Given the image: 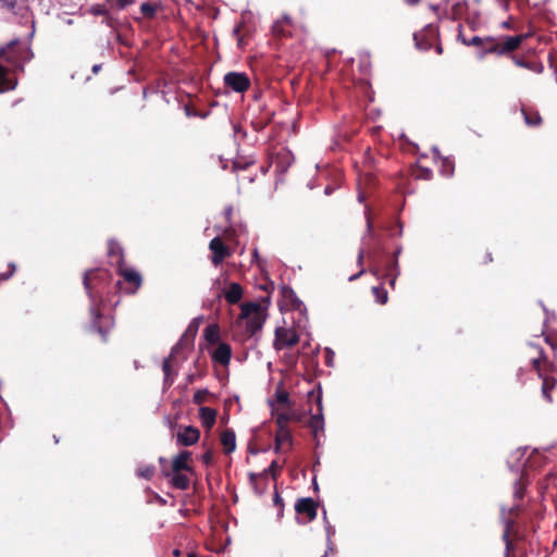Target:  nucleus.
I'll list each match as a JSON object with an SVG mask.
<instances>
[{"mask_svg":"<svg viewBox=\"0 0 557 557\" xmlns=\"http://www.w3.org/2000/svg\"><path fill=\"white\" fill-rule=\"evenodd\" d=\"M106 276V273L100 271H87L84 275V286L88 294L90 300V315L92 326L97 329L98 333L106 339V333L113 326V321L111 318H103V323L100 322L101 314L99 312V305L101 302L100 296L98 295V290H96V281L102 280Z\"/></svg>","mask_w":557,"mask_h":557,"instance_id":"f257e3e1","label":"nucleus"},{"mask_svg":"<svg viewBox=\"0 0 557 557\" xmlns=\"http://www.w3.org/2000/svg\"><path fill=\"white\" fill-rule=\"evenodd\" d=\"M528 37V34H522L518 36L506 37L503 41L496 44L493 42L486 49L480 52L479 58L483 59L487 53L504 54L507 52H511L516 50L521 45V42Z\"/></svg>","mask_w":557,"mask_h":557,"instance_id":"f03ea898","label":"nucleus"},{"mask_svg":"<svg viewBox=\"0 0 557 557\" xmlns=\"http://www.w3.org/2000/svg\"><path fill=\"white\" fill-rule=\"evenodd\" d=\"M240 309L239 318L247 320L252 332L259 330L263 322L261 307L256 302H246L240 306Z\"/></svg>","mask_w":557,"mask_h":557,"instance_id":"7ed1b4c3","label":"nucleus"},{"mask_svg":"<svg viewBox=\"0 0 557 557\" xmlns=\"http://www.w3.org/2000/svg\"><path fill=\"white\" fill-rule=\"evenodd\" d=\"M437 38L438 29L434 24H429L421 32L413 34L416 47L420 50H429Z\"/></svg>","mask_w":557,"mask_h":557,"instance_id":"20e7f679","label":"nucleus"},{"mask_svg":"<svg viewBox=\"0 0 557 557\" xmlns=\"http://www.w3.org/2000/svg\"><path fill=\"white\" fill-rule=\"evenodd\" d=\"M298 342V335L294 329L277 327L275 331L274 347L277 350L294 346Z\"/></svg>","mask_w":557,"mask_h":557,"instance_id":"39448f33","label":"nucleus"},{"mask_svg":"<svg viewBox=\"0 0 557 557\" xmlns=\"http://www.w3.org/2000/svg\"><path fill=\"white\" fill-rule=\"evenodd\" d=\"M225 85L236 92H243L250 86L248 76L244 73L230 72L224 76Z\"/></svg>","mask_w":557,"mask_h":557,"instance_id":"423d86ee","label":"nucleus"},{"mask_svg":"<svg viewBox=\"0 0 557 557\" xmlns=\"http://www.w3.org/2000/svg\"><path fill=\"white\" fill-rule=\"evenodd\" d=\"M539 355H540L539 357H535L532 359V364H533L534 369L537 371L539 376L543 379V383H542L543 397L547 401H552L549 392L555 386V380L543 375L542 362L544 361V359H543L542 350H540Z\"/></svg>","mask_w":557,"mask_h":557,"instance_id":"0eeeda50","label":"nucleus"},{"mask_svg":"<svg viewBox=\"0 0 557 557\" xmlns=\"http://www.w3.org/2000/svg\"><path fill=\"white\" fill-rule=\"evenodd\" d=\"M268 403H269V406L271 407V410H277V408H284V409L292 408L289 395L284 389L282 381L277 384L273 397L269 398Z\"/></svg>","mask_w":557,"mask_h":557,"instance_id":"6e6552de","label":"nucleus"},{"mask_svg":"<svg viewBox=\"0 0 557 557\" xmlns=\"http://www.w3.org/2000/svg\"><path fill=\"white\" fill-rule=\"evenodd\" d=\"M209 248L212 251L211 260L214 265L220 264L225 258L231 256V249L218 236L211 239Z\"/></svg>","mask_w":557,"mask_h":557,"instance_id":"1a4fd4ad","label":"nucleus"},{"mask_svg":"<svg viewBox=\"0 0 557 557\" xmlns=\"http://www.w3.org/2000/svg\"><path fill=\"white\" fill-rule=\"evenodd\" d=\"M190 458L191 454L187 450L181 451L176 455L172 460V470L171 472H189L193 473L190 467Z\"/></svg>","mask_w":557,"mask_h":557,"instance_id":"9d476101","label":"nucleus"},{"mask_svg":"<svg viewBox=\"0 0 557 557\" xmlns=\"http://www.w3.org/2000/svg\"><path fill=\"white\" fill-rule=\"evenodd\" d=\"M212 360L222 366L230 363L232 357L231 346L226 343H219V345L210 352Z\"/></svg>","mask_w":557,"mask_h":557,"instance_id":"9b49d317","label":"nucleus"},{"mask_svg":"<svg viewBox=\"0 0 557 557\" xmlns=\"http://www.w3.org/2000/svg\"><path fill=\"white\" fill-rule=\"evenodd\" d=\"M317 405H318V412L315 414H312L309 421V425L313 433L317 435L318 432H322L324 430V418H323V406H322V395L321 392H319L317 396Z\"/></svg>","mask_w":557,"mask_h":557,"instance_id":"f8f14e48","label":"nucleus"},{"mask_svg":"<svg viewBox=\"0 0 557 557\" xmlns=\"http://www.w3.org/2000/svg\"><path fill=\"white\" fill-rule=\"evenodd\" d=\"M200 436L199 431L193 426H185L177 433V442L185 446L194 445Z\"/></svg>","mask_w":557,"mask_h":557,"instance_id":"ddd939ff","label":"nucleus"},{"mask_svg":"<svg viewBox=\"0 0 557 557\" xmlns=\"http://www.w3.org/2000/svg\"><path fill=\"white\" fill-rule=\"evenodd\" d=\"M117 271H119L120 275H122L123 278L126 282L133 284L134 288L131 292L135 293L136 289L141 284V276H140V274L137 271L133 270V269L125 268L124 267V262L117 265Z\"/></svg>","mask_w":557,"mask_h":557,"instance_id":"4468645a","label":"nucleus"},{"mask_svg":"<svg viewBox=\"0 0 557 557\" xmlns=\"http://www.w3.org/2000/svg\"><path fill=\"white\" fill-rule=\"evenodd\" d=\"M296 510L298 513L307 515L308 521H312L317 517V507L311 498L298 500L296 504Z\"/></svg>","mask_w":557,"mask_h":557,"instance_id":"2eb2a0df","label":"nucleus"},{"mask_svg":"<svg viewBox=\"0 0 557 557\" xmlns=\"http://www.w3.org/2000/svg\"><path fill=\"white\" fill-rule=\"evenodd\" d=\"M292 444V433L287 426H277L275 436V451H282L285 445Z\"/></svg>","mask_w":557,"mask_h":557,"instance_id":"dca6fc26","label":"nucleus"},{"mask_svg":"<svg viewBox=\"0 0 557 557\" xmlns=\"http://www.w3.org/2000/svg\"><path fill=\"white\" fill-rule=\"evenodd\" d=\"M224 297L231 305L237 304L243 297V288L238 283H231L227 288L224 289Z\"/></svg>","mask_w":557,"mask_h":557,"instance_id":"f3484780","label":"nucleus"},{"mask_svg":"<svg viewBox=\"0 0 557 557\" xmlns=\"http://www.w3.org/2000/svg\"><path fill=\"white\" fill-rule=\"evenodd\" d=\"M188 472H169L166 476L170 478L171 483L174 487L180 490H186L189 486L190 480L187 475Z\"/></svg>","mask_w":557,"mask_h":557,"instance_id":"a211bd4d","label":"nucleus"},{"mask_svg":"<svg viewBox=\"0 0 557 557\" xmlns=\"http://www.w3.org/2000/svg\"><path fill=\"white\" fill-rule=\"evenodd\" d=\"M178 350V345H176L175 347H173L172 351H171V355L169 358H166L164 361H163V366H162V369H163V372H164V384L166 386H170L172 383H173V358H174V355L177 352Z\"/></svg>","mask_w":557,"mask_h":557,"instance_id":"6ab92c4d","label":"nucleus"},{"mask_svg":"<svg viewBox=\"0 0 557 557\" xmlns=\"http://www.w3.org/2000/svg\"><path fill=\"white\" fill-rule=\"evenodd\" d=\"M199 419L201 421L202 426L210 430L215 423L216 411L209 407H200Z\"/></svg>","mask_w":557,"mask_h":557,"instance_id":"aec40b11","label":"nucleus"},{"mask_svg":"<svg viewBox=\"0 0 557 557\" xmlns=\"http://www.w3.org/2000/svg\"><path fill=\"white\" fill-rule=\"evenodd\" d=\"M434 158L438 159L441 162V173L444 176H451L454 173V162L449 158H442L440 154V150L437 147H434L433 149Z\"/></svg>","mask_w":557,"mask_h":557,"instance_id":"412c9836","label":"nucleus"},{"mask_svg":"<svg viewBox=\"0 0 557 557\" xmlns=\"http://www.w3.org/2000/svg\"><path fill=\"white\" fill-rule=\"evenodd\" d=\"M108 253L111 258V261L116 267L123 263V250L119 243L114 240H110L108 243Z\"/></svg>","mask_w":557,"mask_h":557,"instance_id":"4be33fe9","label":"nucleus"},{"mask_svg":"<svg viewBox=\"0 0 557 557\" xmlns=\"http://www.w3.org/2000/svg\"><path fill=\"white\" fill-rule=\"evenodd\" d=\"M272 414L275 417L277 426H287V422L294 417L292 408H277V410H272Z\"/></svg>","mask_w":557,"mask_h":557,"instance_id":"5701e85b","label":"nucleus"},{"mask_svg":"<svg viewBox=\"0 0 557 557\" xmlns=\"http://www.w3.org/2000/svg\"><path fill=\"white\" fill-rule=\"evenodd\" d=\"M221 443L224 447V450L226 453H232L235 450L236 447V437L235 433L232 431H225L221 435Z\"/></svg>","mask_w":557,"mask_h":557,"instance_id":"b1692460","label":"nucleus"},{"mask_svg":"<svg viewBox=\"0 0 557 557\" xmlns=\"http://www.w3.org/2000/svg\"><path fill=\"white\" fill-rule=\"evenodd\" d=\"M205 338L210 344L220 343V329L216 324H210L205 329Z\"/></svg>","mask_w":557,"mask_h":557,"instance_id":"393cba45","label":"nucleus"},{"mask_svg":"<svg viewBox=\"0 0 557 557\" xmlns=\"http://www.w3.org/2000/svg\"><path fill=\"white\" fill-rule=\"evenodd\" d=\"M16 82L8 77L4 67L0 66V92L14 89Z\"/></svg>","mask_w":557,"mask_h":557,"instance_id":"a878e982","label":"nucleus"},{"mask_svg":"<svg viewBox=\"0 0 557 557\" xmlns=\"http://www.w3.org/2000/svg\"><path fill=\"white\" fill-rule=\"evenodd\" d=\"M503 519L505 521V531H504V534H503V539L506 543V555L505 557H509V550L511 549V542L509 540V535H510V532H511V528H512V522L510 521L509 518H506L505 517V509L503 508Z\"/></svg>","mask_w":557,"mask_h":557,"instance_id":"bb28decb","label":"nucleus"},{"mask_svg":"<svg viewBox=\"0 0 557 557\" xmlns=\"http://www.w3.org/2000/svg\"><path fill=\"white\" fill-rule=\"evenodd\" d=\"M27 0H0V8L7 10L17 9L22 11L26 9Z\"/></svg>","mask_w":557,"mask_h":557,"instance_id":"cd10ccee","label":"nucleus"},{"mask_svg":"<svg viewBox=\"0 0 557 557\" xmlns=\"http://www.w3.org/2000/svg\"><path fill=\"white\" fill-rule=\"evenodd\" d=\"M458 38L462 41L466 46H480L485 42H490L491 45L494 42V39L492 37L481 38L479 36H473L471 39H466L462 37L461 34L458 35Z\"/></svg>","mask_w":557,"mask_h":557,"instance_id":"c85d7f7f","label":"nucleus"},{"mask_svg":"<svg viewBox=\"0 0 557 557\" xmlns=\"http://www.w3.org/2000/svg\"><path fill=\"white\" fill-rule=\"evenodd\" d=\"M14 47H15V41H12V42H10L8 45V47L2 48L0 50V58H3L4 60H7L12 65L18 67L20 64L16 62L15 58L11 54V50H13Z\"/></svg>","mask_w":557,"mask_h":557,"instance_id":"c756f323","label":"nucleus"},{"mask_svg":"<svg viewBox=\"0 0 557 557\" xmlns=\"http://www.w3.org/2000/svg\"><path fill=\"white\" fill-rule=\"evenodd\" d=\"M159 9V3L145 2L140 5L141 13L148 18H152Z\"/></svg>","mask_w":557,"mask_h":557,"instance_id":"7c9ffc66","label":"nucleus"},{"mask_svg":"<svg viewBox=\"0 0 557 557\" xmlns=\"http://www.w3.org/2000/svg\"><path fill=\"white\" fill-rule=\"evenodd\" d=\"M283 294L286 300H288L293 308L300 310L302 307L301 301L296 297L295 293L290 288H284Z\"/></svg>","mask_w":557,"mask_h":557,"instance_id":"2f4dec72","label":"nucleus"},{"mask_svg":"<svg viewBox=\"0 0 557 557\" xmlns=\"http://www.w3.org/2000/svg\"><path fill=\"white\" fill-rule=\"evenodd\" d=\"M372 293L375 297V300L381 304V305H384L387 302L388 300V294H387V290L382 287V286H374L372 287Z\"/></svg>","mask_w":557,"mask_h":557,"instance_id":"473e14b6","label":"nucleus"},{"mask_svg":"<svg viewBox=\"0 0 557 557\" xmlns=\"http://www.w3.org/2000/svg\"><path fill=\"white\" fill-rule=\"evenodd\" d=\"M154 473L152 466H141L137 469V475L144 479H150Z\"/></svg>","mask_w":557,"mask_h":557,"instance_id":"72a5a7b5","label":"nucleus"},{"mask_svg":"<svg viewBox=\"0 0 557 557\" xmlns=\"http://www.w3.org/2000/svg\"><path fill=\"white\" fill-rule=\"evenodd\" d=\"M524 121L528 125L535 126L541 123V116L537 113L529 115L524 110L522 111Z\"/></svg>","mask_w":557,"mask_h":557,"instance_id":"f704fd0d","label":"nucleus"},{"mask_svg":"<svg viewBox=\"0 0 557 557\" xmlns=\"http://www.w3.org/2000/svg\"><path fill=\"white\" fill-rule=\"evenodd\" d=\"M387 275L396 274V276H399L400 274V268L398 260H393L387 267H386Z\"/></svg>","mask_w":557,"mask_h":557,"instance_id":"c9c22d12","label":"nucleus"},{"mask_svg":"<svg viewBox=\"0 0 557 557\" xmlns=\"http://www.w3.org/2000/svg\"><path fill=\"white\" fill-rule=\"evenodd\" d=\"M111 5H115L117 9H124L132 4L134 0H107Z\"/></svg>","mask_w":557,"mask_h":557,"instance_id":"e433bc0d","label":"nucleus"},{"mask_svg":"<svg viewBox=\"0 0 557 557\" xmlns=\"http://www.w3.org/2000/svg\"><path fill=\"white\" fill-rule=\"evenodd\" d=\"M280 469H281L280 465L277 463V461L274 460L271 462V465L265 470V472L270 473L273 478H275L276 473L278 472Z\"/></svg>","mask_w":557,"mask_h":557,"instance_id":"4c0bfd02","label":"nucleus"},{"mask_svg":"<svg viewBox=\"0 0 557 557\" xmlns=\"http://www.w3.org/2000/svg\"><path fill=\"white\" fill-rule=\"evenodd\" d=\"M207 392L206 391H197L194 395V403L201 404L206 400Z\"/></svg>","mask_w":557,"mask_h":557,"instance_id":"58836bf2","label":"nucleus"},{"mask_svg":"<svg viewBox=\"0 0 557 557\" xmlns=\"http://www.w3.org/2000/svg\"><path fill=\"white\" fill-rule=\"evenodd\" d=\"M325 362L327 366L333 367L334 351L331 348H325Z\"/></svg>","mask_w":557,"mask_h":557,"instance_id":"ea45409f","label":"nucleus"},{"mask_svg":"<svg viewBox=\"0 0 557 557\" xmlns=\"http://www.w3.org/2000/svg\"><path fill=\"white\" fill-rule=\"evenodd\" d=\"M523 496V483L522 481H519L515 485V497L522 498Z\"/></svg>","mask_w":557,"mask_h":557,"instance_id":"a19ab883","label":"nucleus"},{"mask_svg":"<svg viewBox=\"0 0 557 557\" xmlns=\"http://www.w3.org/2000/svg\"><path fill=\"white\" fill-rule=\"evenodd\" d=\"M325 529H326L327 542L331 544L332 543L331 537L335 533V529L330 524H327Z\"/></svg>","mask_w":557,"mask_h":557,"instance_id":"79ce46f5","label":"nucleus"},{"mask_svg":"<svg viewBox=\"0 0 557 557\" xmlns=\"http://www.w3.org/2000/svg\"><path fill=\"white\" fill-rule=\"evenodd\" d=\"M431 175H432L431 170L424 169V170H422L421 174H418V177H421V178H424V180H429L431 177Z\"/></svg>","mask_w":557,"mask_h":557,"instance_id":"37998d69","label":"nucleus"},{"mask_svg":"<svg viewBox=\"0 0 557 557\" xmlns=\"http://www.w3.org/2000/svg\"><path fill=\"white\" fill-rule=\"evenodd\" d=\"M454 16H455V17H459V16H461V4H460V3H457V4L454 7Z\"/></svg>","mask_w":557,"mask_h":557,"instance_id":"c03bdc74","label":"nucleus"},{"mask_svg":"<svg viewBox=\"0 0 557 557\" xmlns=\"http://www.w3.org/2000/svg\"><path fill=\"white\" fill-rule=\"evenodd\" d=\"M363 258H364V250L361 248L358 253V260H357L358 264H360V265L362 264Z\"/></svg>","mask_w":557,"mask_h":557,"instance_id":"a18cd8bd","label":"nucleus"},{"mask_svg":"<svg viewBox=\"0 0 557 557\" xmlns=\"http://www.w3.org/2000/svg\"><path fill=\"white\" fill-rule=\"evenodd\" d=\"M391 276V280H389V285L392 288H395V285H396V281H397V277L396 274H392L389 275Z\"/></svg>","mask_w":557,"mask_h":557,"instance_id":"49530a36","label":"nucleus"},{"mask_svg":"<svg viewBox=\"0 0 557 557\" xmlns=\"http://www.w3.org/2000/svg\"><path fill=\"white\" fill-rule=\"evenodd\" d=\"M12 272L0 274V282L5 281L12 276Z\"/></svg>","mask_w":557,"mask_h":557,"instance_id":"de8ad7c7","label":"nucleus"},{"mask_svg":"<svg viewBox=\"0 0 557 557\" xmlns=\"http://www.w3.org/2000/svg\"><path fill=\"white\" fill-rule=\"evenodd\" d=\"M333 550V543H329L327 542V550L325 552V554L323 555V557H327L330 555V552Z\"/></svg>","mask_w":557,"mask_h":557,"instance_id":"09e8293b","label":"nucleus"},{"mask_svg":"<svg viewBox=\"0 0 557 557\" xmlns=\"http://www.w3.org/2000/svg\"><path fill=\"white\" fill-rule=\"evenodd\" d=\"M363 272H364V270H363V269H361V270L359 271V273H357V274H355V275L350 276V277H349V281H355V280H356V278H358L361 274H363Z\"/></svg>","mask_w":557,"mask_h":557,"instance_id":"8fccbe9b","label":"nucleus"},{"mask_svg":"<svg viewBox=\"0 0 557 557\" xmlns=\"http://www.w3.org/2000/svg\"><path fill=\"white\" fill-rule=\"evenodd\" d=\"M401 253V247H398L396 251L394 252L393 260H398L399 255Z\"/></svg>","mask_w":557,"mask_h":557,"instance_id":"3c124183","label":"nucleus"},{"mask_svg":"<svg viewBox=\"0 0 557 557\" xmlns=\"http://www.w3.org/2000/svg\"><path fill=\"white\" fill-rule=\"evenodd\" d=\"M9 268H10V272H12V274H13L15 272V269H16L15 264L12 263V262L9 263Z\"/></svg>","mask_w":557,"mask_h":557,"instance_id":"603ef678","label":"nucleus"},{"mask_svg":"<svg viewBox=\"0 0 557 557\" xmlns=\"http://www.w3.org/2000/svg\"><path fill=\"white\" fill-rule=\"evenodd\" d=\"M525 450H527L525 448H524L523 450H522V449H518V450L515 453V455H517V456H523V455H524V453H525Z\"/></svg>","mask_w":557,"mask_h":557,"instance_id":"864d4df0","label":"nucleus"},{"mask_svg":"<svg viewBox=\"0 0 557 557\" xmlns=\"http://www.w3.org/2000/svg\"><path fill=\"white\" fill-rule=\"evenodd\" d=\"M99 70H100V65L99 64H96V65L92 66V72L94 73H98Z\"/></svg>","mask_w":557,"mask_h":557,"instance_id":"5fc2aeb1","label":"nucleus"},{"mask_svg":"<svg viewBox=\"0 0 557 557\" xmlns=\"http://www.w3.org/2000/svg\"><path fill=\"white\" fill-rule=\"evenodd\" d=\"M435 48H436V52H437L438 54H441V53H442V47H441V45L436 44Z\"/></svg>","mask_w":557,"mask_h":557,"instance_id":"6e6d98bb","label":"nucleus"},{"mask_svg":"<svg viewBox=\"0 0 557 557\" xmlns=\"http://www.w3.org/2000/svg\"><path fill=\"white\" fill-rule=\"evenodd\" d=\"M372 274L377 276L379 275V269L377 268H374L371 270Z\"/></svg>","mask_w":557,"mask_h":557,"instance_id":"4d7b16f0","label":"nucleus"},{"mask_svg":"<svg viewBox=\"0 0 557 557\" xmlns=\"http://www.w3.org/2000/svg\"><path fill=\"white\" fill-rule=\"evenodd\" d=\"M502 25H503V27H505V28L510 27V23H509V22H504Z\"/></svg>","mask_w":557,"mask_h":557,"instance_id":"13d9d810","label":"nucleus"},{"mask_svg":"<svg viewBox=\"0 0 557 557\" xmlns=\"http://www.w3.org/2000/svg\"><path fill=\"white\" fill-rule=\"evenodd\" d=\"M405 1H406L407 3H409V4H414V3H417V2H418V0H405Z\"/></svg>","mask_w":557,"mask_h":557,"instance_id":"bf43d9fd","label":"nucleus"},{"mask_svg":"<svg viewBox=\"0 0 557 557\" xmlns=\"http://www.w3.org/2000/svg\"><path fill=\"white\" fill-rule=\"evenodd\" d=\"M549 450H550L552 453H555V451H556V455H557V447H556V446H552V447L549 448Z\"/></svg>","mask_w":557,"mask_h":557,"instance_id":"052dcab7","label":"nucleus"},{"mask_svg":"<svg viewBox=\"0 0 557 557\" xmlns=\"http://www.w3.org/2000/svg\"><path fill=\"white\" fill-rule=\"evenodd\" d=\"M367 225H368V231L370 232V230H371V221H370V219H368Z\"/></svg>","mask_w":557,"mask_h":557,"instance_id":"680f3d73","label":"nucleus"},{"mask_svg":"<svg viewBox=\"0 0 557 557\" xmlns=\"http://www.w3.org/2000/svg\"><path fill=\"white\" fill-rule=\"evenodd\" d=\"M431 9H432L434 12H437L438 7H437V5H431Z\"/></svg>","mask_w":557,"mask_h":557,"instance_id":"e2e57ef3","label":"nucleus"},{"mask_svg":"<svg viewBox=\"0 0 557 557\" xmlns=\"http://www.w3.org/2000/svg\"><path fill=\"white\" fill-rule=\"evenodd\" d=\"M546 342L549 343L552 346H555V344L550 342V337L548 336L546 337Z\"/></svg>","mask_w":557,"mask_h":557,"instance_id":"0e129e2a","label":"nucleus"},{"mask_svg":"<svg viewBox=\"0 0 557 557\" xmlns=\"http://www.w3.org/2000/svg\"><path fill=\"white\" fill-rule=\"evenodd\" d=\"M516 510V507L509 508V513L511 515Z\"/></svg>","mask_w":557,"mask_h":557,"instance_id":"69168bd1","label":"nucleus"},{"mask_svg":"<svg viewBox=\"0 0 557 557\" xmlns=\"http://www.w3.org/2000/svg\"><path fill=\"white\" fill-rule=\"evenodd\" d=\"M331 193V189L329 187L325 188V194L329 195Z\"/></svg>","mask_w":557,"mask_h":557,"instance_id":"338daca9","label":"nucleus"},{"mask_svg":"<svg viewBox=\"0 0 557 557\" xmlns=\"http://www.w3.org/2000/svg\"><path fill=\"white\" fill-rule=\"evenodd\" d=\"M174 555H175L176 557H178L180 552H178L177 549H175V550H174Z\"/></svg>","mask_w":557,"mask_h":557,"instance_id":"774afa93","label":"nucleus"}]
</instances>
